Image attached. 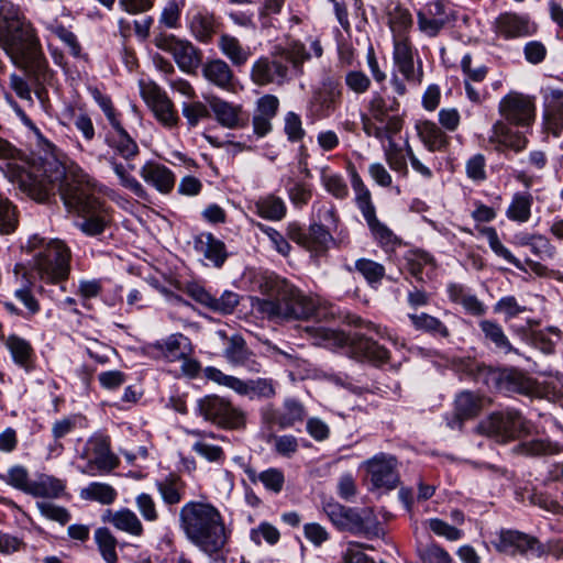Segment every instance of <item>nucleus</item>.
I'll use <instances>...</instances> for the list:
<instances>
[{"label":"nucleus","mask_w":563,"mask_h":563,"mask_svg":"<svg viewBox=\"0 0 563 563\" xmlns=\"http://www.w3.org/2000/svg\"><path fill=\"white\" fill-rule=\"evenodd\" d=\"M0 170L32 199L43 202L58 189L65 207L77 213L78 229L87 236H100L113 222L112 208L95 195L93 183L79 166L68 170L54 156L20 165L23 153L0 135Z\"/></svg>","instance_id":"obj_1"},{"label":"nucleus","mask_w":563,"mask_h":563,"mask_svg":"<svg viewBox=\"0 0 563 563\" xmlns=\"http://www.w3.org/2000/svg\"><path fill=\"white\" fill-rule=\"evenodd\" d=\"M0 48L36 84L52 78L35 27L9 0H0Z\"/></svg>","instance_id":"obj_2"},{"label":"nucleus","mask_w":563,"mask_h":563,"mask_svg":"<svg viewBox=\"0 0 563 563\" xmlns=\"http://www.w3.org/2000/svg\"><path fill=\"white\" fill-rule=\"evenodd\" d=\"M179 528L186 539L213 563H227L223 550L232 530L221 511L209 501L189 500L179 510Z\"/></svg>","instance_id":"obj_3"},{"label":"nucleus","mask_w":563,"mask_h":563,"mask_svg":"<svg viewBox=\"0 0 563 563\" xmlns=\"http://www.w3.org/2000/svg\"><path fill=\"white\" fill-rule=\"evenodd\" d=\"M265 298H256L253 307L275 323L306 321L317 311L316 300L276 274H266L260 282Z\"/></svg>","instance_id":"obj_4"},{"label":"nucleus","mask_w":563,"mask_h":563,"mask_svg":"<svg viewBox=\"0 0 563 563\" xmlns=\"http://www.w3.org/2000/svg\"><path fill=\"white\" fill-rule=\"evenodd\" d=\"M24 249L32 253L31 269L41 280L57 284L68 278L71 251L64 241L33 234Z\"/></svg>","instance_id":"obj_5"},{"label":"nucleus","mask_w":563,"mask_h":563,"mask_svg":"<svg viewBox=\"0 0 563 563\" xmlns=\"http://www.w3.org/2000/svg\"><path fill=\"white\" fill-rule=\"evenodd\" d=\"M415 54L416 49L408 37H395L393 51L394 71L390 85L398 96H404L407 92L405 81L410 86L418 87L423 80L422 62L418 59L416 66Z\"/></svg>","instance_id":"obj_6"},{"label":"nucleus","mask_w":563,"mask_h":563,"mask_svg":"<svg viewBox=\"0 0 563 563\" xmlns=\"http://www.w3.org/2000/svg\"><path fill=\"white\" fill-rule=\"evenodd\" d=\"M195 412L222 429L239 430L246 424V415L241 408L235 407L229 398L214 394L199 398Z\"/></svg>","instance_id":"obj_7"},{"label":"nucleus","mask_w":563,"mask_h":563,"mask_svg":"<svg viewBox=\"0 0 563 563\" xmlns=\"http://www.w3.org/2000/svg\"><path fill=\"white\" fill-rule=\"evenodd\" d=\"M522 415L514 409L496 411L479 421L476 431L500 443H507L527 432Z\"/></svg>","instance_id":"obj_8"},{"label":"nucleus","mask_w":563,"mask_h":563,"mask_svg":"<svg viewBox=\"0 0 563 563\" xmlns=\"http://www.w3.org/2000/svg\"><path fill=\"white\" fill-rule=\"evenodd\" d=\"M203 375L207 379L220 386H224L240 396L249 397L250 399H271L276 396V384L272 378L243 380L239 377L227 375L221 369L213 366L206 367Z\"/></svg>","instance_id":"obj_9"},{"label":"nucleus","mask_w":563,"mask_h":563,"mask_svg":"<svg viewBox=\"0 0 563 563\" xmlns=\"http://www.w3.org/2000/svg\"><path fill=\"white\" fill-rule=\"evenodd\" d=\"M318 332L324 340H333L340 346L350 345L352 353L358 358H365L376 365H382L389 360V352L386 347L363 334L347 335L344 332L323 328Z\"/></svg>","instance_id":"obj_10"},{"label":"nucleus","mask_w":563,"mask_h":563,"mask_svg":"<svg viewBox=\"0 0 563 563\" xmlns=\"http://www.w3.org/2000/svg\"><path fill=\"white\" fill-rule=\"evenodd\" d=\"M493 545L497 552L510 556H528L543 553L541 541L532 536L515 529H500Z\"/></svg>","instance_id":"obj_11"},{"label":"nucleus","mask_w":563,"mask_h":563,"mask_svg":"<svg viewBox=\"0 0 563 563\" xmlns=\"http://www.w3.org/2000/svg\"><path fill=\"white\" fill-rule=\"evenodd\" d=\"M140 92L143 100L153 111L159 123L166 128H174L179 117L173 101L167 93L153 81H140Z\"/></svg>","instance_id":"obj_12"},{"label":"nucleus","mask_w":563,"mask_h":563,"mask_svg":"<svg viewBox=\"0 0 563 563\" xmlns=\"http://www.w3.org/2000/svg\"><path fill=\"white\" fill-rule=\"evenodd\" d=\"M82 456L88 459L87 466L81 468L82 474L96 475L93 468L99 474H108L119 465L118 457L110 450L109 438L95 435L87 441Z\"/></svg>","instance_id":"obj_13"},{"label":"nucleus","mask_w":563,"mask_h":563,"mask_svg":"<svg viewBox=\"0 0 563 563\" xmlns=\"http://www.w3.org/2000/svg\"><path fill=\"white\" fill-rule=\"evenodd\" d=\"M154 43L156 47L170 53L177 66L185 73H195L201 64V51L189 41L161 34L155 37Z\"/></svg>","instance_id":"obj_14"},{"label":"nucleus","mask_w":563,"mask_h":563,"mask_svg":"<svg viewBox=\"0 0 563 563\" xmlns=\"http://www.w3.org/2000/svg\"><path fill=\"white\" fill-rule=\"evenodd\" d=\"M290 68L279 58L274 51L272 56H263L256 59L251 67V79L257 86H282L290 79Z\"/></svg>","instance_id":"obj_15"},{"label":"nucleus","mask_w":563,"mask_h":563,"mask_svg":"<svg viewBox=\"0 0 563 563\" xmlns=\"http://www.w3.org/2000/svg\"><path fill=\"white\" fill-rule=\"evenodd\" d=\"M499 113L509 123L528 126L534 120L533 100L519 92H510L499 102Z\"/></svg>","instance_id":"obj_16"},{"label":"nucleus","mask_w":563,"mask_h":563,"mask_svg":"<svg viewBox=\"0 0 563 563\" xmlns=\"http://www.w3.org/2000/svg\"><path fill=\"white\" fill-rule=\"evenodd\" d=\"M366 467L376 488L394 489L399 483L397 460L393 455L379 453L366 461Z\"/></svg>","instance_id":"obj_17"},{"label":"nucleus","mask_w":563,"mask_h":563,"mask_svg":"<svg viewBox=\"0 0 563 563\" xmlns=\"http://www.w3.org/2000/svg\"><path fill=\"white\" fill-rule=\"evenodd\" d=\"M324 510L334 526L353 533L369 534L372 528L368 525V517H363L356 509L342 506L336 503H329Z\"/></svg>","instance_id":"obj_18"},{"label":"nucleus","mask_w":563,"mask_h":563,"mask_svg":"<svg viewBox=\"0 0 563 563\" xmlns=\"http://www.w3.org/2000/svg\"><path fill=\"white\" fill-rule=\"evenodd\" d=\"M488 143L497 152L509 150L519 153L527 147L528 139L522 132L514 130L507 122L498 120L492 126Z\"/></svg>","instance_id":"obj_19"},{"label":"nucleus","mask_w":563,"mask_h":563,"mask_svg":"<svg viewBox=\"0 0 563 563\" xmlns=\"http://www.w3.org/2000/svg\"><path fill=\"white\" fill-rule=\"evenodd\" d=\"M494 30L498 36L512 40L533 35L537 32V25L527 15L505 12L496 18Z\"/></svg>","instance_id":"obj_20"},{"label":"nucleus","mask_w":563,"mask_h":563,"mask_svg":"<svg viewBox=\"0 0 563 563\" xmlns=\"http://www.w3.org/2000/svg\"><path fill=\"white\" fill-rule=\"evenodd\" d=\"M208 103L214 114V119L221 126L241 129L247 125L249 114L241 104L231 103L217 96L210 97Z\"/></svg>","instance_id":"obj_21"},{"label":"nucleus","mask_w":563,"mask_h":563,"mask_svg":"<svg viewBox=\"0 0 563 563\" xmlns=\"http://www.w3.org/2000/svg\"><path fill=\"white\" fill-rule=\"evenodd\" d=\"M454 20L440 0L428 3L418 12V27L428 36H437L440 31Z\"/></svg>","instance_id":"obj_22"},{"label":"nucleus","mask_w":563,"mask_h":563,"mask_svg":"<svg viewBox=\"0 0 563 563\" xmlns=\"http://www.w3.org/2000/svg\"><path fill=\"white\" fill-rule=\"evenodd\" d=\"M187 435L196 438L192 444V451L210 463H223L225 453L222 446L216 442L224 441V437L211 431H201L198 429H186Z\"/></svg>","instance_id":"obj_23"},{"label":"nucleus","mask_w":563,"mask_h":563,"mask_svg":"<svg viewBox=\"0 0 563 563\" xmlns=\"http://www.w3.org/2000/svg\"><path fill=\"white\" fill-rule=\"evenodd\" d=\"M223 356L233 366H242L251 374H260L262 364L254 357L249 350L244 338L235 333L228 339V344L223 350Z\"/></svg>","instance_id":"obj_24"},{"label":"nucleus","mask_w":563,"mask_h":563,"mask_svg":"<svg viewBox=\"0 0 563 563\" xmlns=\"http://www.w3.org/2000/svg\"><path fill=\"white\" fill-rule=\"evenodd\" d=\"M483 409V398L477 394L465 390L460 393L454 400V416L448 422L451 429L461 430L463 422L475 418Z\"/></svg>","instance_id":"obj_25"},{"label":"nucleus","mask_w":563,"mask_h":563,"mask_svg":"<svg viewBox=\"0 0 563 563\" xmlns=\"http://www.w3.org/2000/svg\"><path fill=\"white\" fill-rule=\"evenodd\" d=\"M279 100L274 95H264L257 99L253 114L254 133L263 137L272 131V120L276 117Z\"/></svg>","instance_id":"obj_26"},{"label":"nucleus","mask_w":563,"mask_h":563,"mask_svg":"<svg viewBox=\"0 0 563 563\" xmlns=\"http://www.w3.org/2000/svg\"><path fill=\"white\" fill-rule=\"evenodd\" d=\"M194 249L217 268H221L229 257L224 242L210 232L197 235L194 239Z\"/></svg>","instance_id":"obj_27"},{"label":"nucleus","mask_w":563,"mask_h":563,"mask_svg":"<svg viewBox=\"0 0 563 563\" xmlns=\"http://www.w3.org/2000/svg\"><path fill=\"white\" fill-rule=\"evenodd\" d=\"M219 22L213 12L198 9L188 15V27L191 35L200 43L211 42L217 33Z\"/></svg>","instance_id":"obj_28"},{"label":"nucleus","mask_w":563,"mask_h":563,"mask_svg":"<svg viewBox=\"0 0 563 563\" xmlns=\"http://www.w3.org/2000/svg\"><path fill=\"white\" fill-rule=\"evenodd\" d=\"M500 389L508 393H517L529 397L541 398L544 395L543 387L533 378L518 371L506 373L499 382Z\"/></svg>","instance_id":"obj_29"},{"label":"nucleus","mask_w":563,"mask_h":563,"mask_svg":"<svg viewBox=\"0 0 563 563\" xmlns=\"http://www.w3.org/2000/svg\"><path fill=\"white\" fill-rule=\"evenodd\" d=\"M104 143L112 150L114 155L124 161H131L140 153L136 141L128 133L123 124L113 126L104 136Z\"/></svg>","instance_id":"obj_30"},{"label":"nucleus","mask_w":563,"mask_h":563,"mask_svg":"<svg viewBox=\"0 0 563 563\" xmlns=\"http://www.w3.org/2000/svg\"><path fill=\"white\" fill-rule=\"evenodd\" d=\"M141 177L144 181L153 186L161 194H169L175 186V175L163 164L156 162H146L141 170Z\"/></svg>","instance_id":"obj_31"},{"label":"nucleus","mask_w":563,"mask_h":563,"mask_svg":"<svg viewBox=\"0 0 563 563\" xmlns=\"http://www.w3.org/2000/svg\"><path fill=\"white\" fill-rule=\"evenodd\" d=\"M421 143L429 152H445L450 145V137L437 123L426 120L416 125Z\"/></svg>","instance_id":"obj_32"},{"label":"nucleus","mask_w":563,"mask_h":563,"mask_svg":"<svg viewBox=\"0 0 563 563\" xmlns=\"http://www.w3.org/2000/svg\"><path fill=\"white\" fill-rule=\"evenodd\" d=\"M201 74L208 82L222 90H231L233 88V70L221 58L209 59L202 64Z\"/></svg>","instance_id":"obj_33"},{"label":"nucleus","mask_w":563,"mask_h":563,"mask_svg":"<svg viewBox=\"0 0 563 563\" xmlns=\"http://www.w3.org/2000/svg\"><path fill=\"white\" fill-rule=\"evenodd\" d=\"M361 121L364 133L369 137L379 140L380 142L388 141L390 137H394L404 126V120L399 114L388 117L386 124H376L367 114H362Z\"/></svg>","instance_id":"obj_34"},{"label":"nucleus","mask_w":563,"mask_h":563,"mask_svg":"<svg viewBox=\"0 0 563 563\" xmlns=\"http://www.w3.org/2000/svg\"><path fill=\"white\" fill-rule=\"evenodd\" d=\"M342 97V88L339 81L328 79L323 82V88L318 92L311 102L312 107L318 106L317 117L324 118L334 111Z\"/></svg>","instance_id":"obj_35"},{"label":"nucleus","mask_w":563,"mask_h":563,"mask_svg":"<svg viewBox=\"0 0 563 563\" xmlns=\"http://www.w3.org/2000/svg\"><path fill=\"white\" fill-rule=\"evenodd\" d=\"M4 345L9 350L13 362L30 372L34 367V349L32 344L18 334H10L4 340Z\"/></svg>","instance_id":"obj_36"},{"label":"nucleus","mask_w":563,"mask_h":563,"mask_svg":"<svg viewBox=\"0 0 563 563\" xmlns=\"http://www.w3.org/2000/svg\"><path fill=\"white\" fill-rule=\"evenodd\" d=\"M155 347L168 362L185 358L191 350L189 339L181 333H174L165 340L157 341Z\"/></svg>","instance_id":"obj_37"},{"label":"nucleus","mask_w":563,"mask_h":563,"mask_svg":"<svg viewBox=\"0 0 563 563\" xmlns=\"http://www.w3.org/2000/svg\"><path fill=\"white\" fill-rule=\"evenodd\" d=\"M408 146H411L406 141L402 147L395 142L394 137L387 141V144L383 146L384 157L391 170L397 173L401 177H407L409 174L408 169Z\"/></svg>","instance_id":"obj_38"},{"label":"nucleus","mask_w":563,"mask_h":563,"mask_svg":"<svg viewBox=\"0 0 563 563\" xmlns=\"http://www.w3.org/2000/svg\"><path fill=\"white\" fill-rule=\"evenodd\" d=\"M155 486L162 500L167 506L179 504L185 496L186 483L177 474L170 473L164 478L156 481Z\"/></svg>","instance_id":"obj_39"},{"label":"nucleus","mask_w":563,"mask_h":563,"mask_svg":"<svg viewBox=\"0 0 563 563\" xmlns=\"http://www.w3.org/2000/svg\"><path fill=\"white\" fill-rule=\"evenodd\" d=\"M66 489V482L47 474H40L32 482L30 494L36 498H58Z\"/></svg>","instance_id":"obj_40"},{"label":"nucleus","mask_w":563,"mask_h":563,"mask_svg":"<svg viewBox=\"0 0 563 563\" xmlns=\"http://www.w3.org/2000/svg\"><path fill=\"white\" fill-rule=\"evenodd\" d=\"M103 519L110 522L118 530L124 531L131 536L140 537L143 533V525L141 520L137 518L135 512L128 508H123L114 512L108 510Z\"/></svg>","instance_id":"obj_41"},{"label":"nucleus","mask_w":563,"mask_h":563,"mask_svg":"<svg viewBox=\"0 0 563 563\" xmlns=\"http://www.w3.org/2000/svg\"><path fill=\"white\" fill-rule=\"evenodd\" d=\"M220 52L232 63L233 66H243L251 56L247 47L230 34H222L218 41Z\"/></svg>","instance_id":"obj_42"},{"label":"nucleus","mask_w":563,"mask_h":563,"mask_svg":"<svg viewBox=\"0 0 563 563\" xmlns=\"http://www.w3.org/2000/svg\"><path fill=\"white\" fill-rule=\"evenodd\" d=\"M413 328L434 338L449 339V328L437 317L426 312L408 314Z\"/></svg>","instance_id":"obj_43"},{"label":"nucleus","mask_w":563,"mask_h":563,"mask_svg":"<svg viewBox=\"0 0 563 563\" xmlns=\"http://www.w3.org/2000/svg\"><path fill=\"white\" fill-rule=\"evenodd\" d=\"M275 52L284 63H290L292 69L299 73L302 71L303 63L310 58L305 44L297 40L288 41L285 46L276 47Z\"/></svg>","instance_id":"obj_44"},{"label":"nucleus","mask_w":563,"mask_h":563,"mask_svg":"<svg viewBox=\"0 0 563 563\" xmlns=\"http://www.w3.org/2000/svg\"><path fill=\"white\" fill-rule=\"evenodd\" d=\"M333 230L321 223H311L308 229L307 250L316 255L324 254L330 244L334 242Z\"/></svg>","instance_id":"obj_45"},{"label":"nucleus","mask_w":563,"mask_h":563,"mask_svg":"<svg viewBox=\"0 0 563 563\" xmlns=\"http://www.w3.org/2000/svg\"><path fill=\"white\" fill-rule=\"evenodd\" d=\"M118 493L110 484L92 482L79 492L82 500L97 501L101 505H111L117 499Z\"/></svg>","instance_id":"obj_46"},{"label":"nucleus","mask_w":563,"mask_h":563,"mask_svg":"<svg viewBox=\"0 0 563 563\" xmlns=\"http://www.w3.org/2000/svg\"><path fill=\"white\" fill-rule=\"evenodd\" d=\"M255 209L260 217L271 221L282 220L287 210L284 200L275 195H267L260 198L255 202Z\"/></svg>","instance_id":"obj_47"},{"label":"nucleus","mask_w":563,"mask_h":563,"mask_svg":"<svg viewBox=\"0 0 563 563\" xmlns=\"http://www.w3.org/2000/svg\"><path fill=\"white\" fill-rule=\"evenodd\" d=\"M407 269L417 279L422 280V274L426 271L430 275L435 269L434 258L424 251H412L407 257Z\"/></svg>","instance_id":"obj_48"},{"label":"nucleus","mask_w":563,"mask_h":563,"mask_svg":"<svg viewBox=\"0 0 563 563\" xmlns=\"http://www.w3.org/2000/svg\"><path fill=\"white\" fill-rule=\"evenodd\" d=\"M109 164L111 165L114 174L119 178L120 185L130 191H132L135 196L140 198H144L146 196V191L142 184L129 173V169H133V165L124 166L122 163L118 162L115 157L109 158Z\"/></svg>","instance_id":"obj_49"},{"label":"nucleus","mask_w":563,"mask_h":563,"mask_svg":"<svg viewBox=\"0 0 563 563\" xmlns=\"http://www.w3.org/2000/svg\"><path fill=\"white\" fill-rule=\"evenodd\" d=\"M388 24L395 37H407L405 32L412 25V16L408 9L395 4L388 10Z\"/></svg>","instance_id":"obj_50"},{"label":"nucleus","mask_w":563,"mask_h":563,"mask_svg":"<svg viewBox=\"0 0 563 563\" xmlns=\"http://www.w3.org/2000/svg\"><path fill=\"white\" fill-rule=\"evenodd\" d=\"M283 412L278 418V427L280 429H288L298 422H302L306 417L305 406L292 398H288L283 404Z\"/></svg>","instance_id":"obj_51"},{"label":"nucleus","mask_w":563,"mask_h":563,"mask_svg":"<svg viewBox=\"0 0 563 563\" xmlns=\"http://www.w3.org/2000/svg\"><path fill=\"white\" fill-rule=\"evenodd\" d=\"M95 541L102 559L107 563H115L118 561V554L115 551L117 539L108 528H98L95 531Z\"/></svg>","instance_id":"obj_52"},{"label":"nucleus","mask_w":563,"mask_h":563,"mask_svg":"<svg viewBox=\"0 0 563 563\" xmlns=\"http://www.w3.org/2000/svg\"><path fill=\"white\" fill-rule=\"evenodd\" d=\"M532 197L529 194H516L506 211L508 219L527 222L531 216Z\"/></svg>","instance_id":"obj_53"},{"label":"nucleus","mask_w":563,"mask_h":563,"mask_svg":"<svg viewBox=\"0 0 563 563\" xmlns=\"http://www.w3.org/2000/svg\"><path fill=\"white\" fill-rule=\"evenodd\" d=\"M481 234L488 241L489 247L497 255L503 257L515 267L522 269L521 262L512 255V253L501 243L497 231L493 227H485L479 230Z\"/></svg>","instance_id":"obj_54"},{"label":"nucleus","mask_w":563,"mask_h":563,"mask_svg":"<svg viewBox=\"0 0 563 563\" xmlns=\"http://www.w3.org/2000/svg\"><path fill=\"white\" fill-rule=\"evenodd\" d=\"M0 479H2L5 484L11 487L21 490L25 494H30V489L32 486V482L30 479V474L26 467L22 465H13L11 466L7 474L0 475Z\"/></svg>","instance_id":"obj_55"},{"label":"nucleus","mask_w":563,"mask_h":563,"mask_svg":"<svg viewBox=\"0 0 563 563\" xmlns=\"http://www.w3.org/2000/svg\"><path fill=\"white\" fill-rule=\"evenodd\" d=\"M479 328L483 331L485 338L493 342L497 349L505 352H510L512 346L504 333L503 328L490 320H483L479 322Z\"/></svg>","instance_id":"obj_56"},{"label":"nucleus","mask_w":563,"mask_h":563,"mask_svg":"<svg viewBox=\"0 0 563 563\" xmlns=\"http://www.w3.org/2000/svg\"><path fill=\"white\" fill-rule=\"evenodd\" d=\"M181 113L186 119L188 126L195 128L200 123V121L210 118V107L209 103L206 104L201 101L184 102L181 104Z\"/></svg>","instance_id":"obj_57"},{"label":"nucleus","mask_w":563,"mask_h":563,"mask_svg":"<svg viewBox=\"0 0 563 563\" xmlns=\"http://www.w3.org/2000/svg\"><path fill=\"white\" fill-rule=\"evenodd\" d=\"M355 269L372 286L379 284L385 276V267L382 264L368 258L356 260Z\"/></svg>","instance_id":"obj_58"},{"label":"nucleus","mask_w":563,"mask_h":563,"mask_svg":"<svg viewBox=\"0 0 563 563\" xmlns=\"http://www.w3.org/2000/svg\"><path fill=\"white\" fill-rule=\"evenodd\" d=\"M398 108V101L394 100L390 106H387L385 99L380 95H374L368 103L371 118L380 124H386L388 117L393 115L389 114V112H397Z\"/></svg>","instance_id":"obj_59"},{"label":"nucleus","mask_w":563,"mask_h":563,"mask_svg":"<svg viewBox=\"0 0 563 563\" xmlns=\"http://www.w3.org/2000/svg\"><path fill=\"white\" fill-rule=\"evenodd\" d=\"M312 211L318 220L316 223H321L324 227L332 229L333 232H336L340 223V218L333 205L314 202L312 205Z\"/></svg>","instance_id":"obj_60"},{"label":"nucleus","mask_w":563,"mask_h":563,"mask_svg":"<svg viewBox=\"0 0 563 563\" xmlns=\"http://www.w3.org/2000/svg\"><path fill=\"white\" fill-rule=\"evenodd\" d=\"M321 181L325 190L338 199H344L349 195V187L344 178L339 174L329 173L325 168L321 172Z\"/></svg>","instance_id":"obj_61"},{"label":"nucleus","mask_w":563,"mask_h":563,"mask_svg":"<svg viewBox=\"0 0 563 563\" xmlns=\"http://www.w3.org/2000/svg\"><path fill=\"white\" fill-rule=\"evenodd\" d=\"M18 225L15 207L12 202L0 196V234L12 233Z\"/></svg>","instance_id":"obj_62"},{"label":"nucleus","mask_w":563,"mask_h":563,"mask_svg":"<svg viewBox=\"0 0 563 563\" xmlns=\"http://www.w3.org/2000/svg\"><path fill=\"white\" fill-rule=\"evenodd\" d=\"M91 95L93 100L97 102L103 114L106 115L111 128L119 126L122 124L121 122V113L117 111L113 106L111 98L107 95H103L99 89L93 88L91 90Z\"/></svg>","instance_id":"obj_63"},{"label":"nucleus","mask_w":563,"mask_h":563,"mask_svg":"<svg viewBox=\"0 0 563 563\" xmlns=\"http://www.w3.org/2000/svg\"><path fill=\"white\" fill-rule=\"evenodd\" d=\"M40 514L48 520L65 525L70 520V512L63 506H57L48 501L36 503Z\"/></svg>","instance_id":"obj_64"}]
</instances>
